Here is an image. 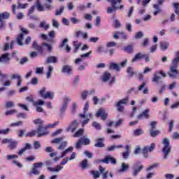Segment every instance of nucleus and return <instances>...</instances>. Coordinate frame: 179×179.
Listing matches in <instances>:
<instances>
[{
    "label": "nucleus",
    "mask_w": 179,
    "mask_h": 179,
    "mask_svg": "<svg viewBox=\"0 0 179 179\" xmlns=\"http://www.w3.org/2000/svg\"><path fill=\"white\" fill-rule=\"evenodd\" d=\"M64 139H65V136L56 138L52 140V143H56V144L60 143L61 142H62V141H64Z\"/></svg>",
    "instance_id": "obj_54"
},
{
    "label": "nucleus",
    "mask_w": 179,
    "mask_h": 179,
    "mask_svg": "<svg viewBox=\"0 0 179 179\" xmlns=\"http://www.w3.org/2000/svg\"><path fill=\"white\" fill-rule=\"evenodd\" d=\"M143 169V166L141 165L138 166L137 164H135L133 166V176L134 177H136V176H138V174H139V173H141V171H142V169Z\"/></svg>",
    "instance_id": "obj_20"
},
{
    "label": "nucleus",
    "mask_w": 179,
    "mask_h": 179,
    "mask_svg": "<svg viewBox=\"0 0 179 179\" xmlns=\"http://www.w3.org/2000/svg\"><path fill=\"white\" fill-rule=\"evenodd\" d=\"M155 148H156V145L155 143H151L150 145H147L143 149V155H146L148 153L152 152V150H155Z\"/></svg>",
    "instance_id": "obj_14"
},
{
    "label": "nucleus",
    "mask_w": 179,
    "mask_h": 179,
    "mask_svg": "<svg viewBox=\"0 0 179 179\" xmlns=\"http://www.w3.org/2000/svg\"><path fill=\"white\" fill-rule=\"evenodd\" d=\"M34 148L36 150L41 148V144H40L39 141H34Z\"/></svg>",
    "instance_id": "obj_63"
},
{
    "label": "nucleus",
    "mask_w": 179,
    "mask_h": 179,
    "mask_svg": "<svg viewBox=\"0 0 179 179\" xmlns=\"http://www.w3.org/2000/svg\"><path fill=\"white\" fill-rule=\"evenodd\" d=\"M100 162H102L106 164H108L110 162L112 163V164H115V163H117V160L115 159V158L111 156H106L105 159L101 160Z\"/></svg>",
    "instance_id": "obj_17"
},
{
    "label": "nucleus",
    "mask_w": 179,
    "mask_h": 179,
    "mask_svg": "<svg viewBox=\"0 0 179 179\" xmlns=\"http://www.w3.org/2000/svg\"><path fill=\"white\" fill-rule=\"evenodd\" d=\"M75 37L76 38H79V37H83L85 40L89 37V34L87 33H83L82 31H77L75 32Z\"/></svg>",
    "instance_id": "obj_25"
},
{
    "label": "nucleus",
    "mask_w": 179,
    "mask_h": 179,
    "mask_svg": "<svg viewBox=\"0 0 179 179\" xmlns=\"http://www.w3.org/2000/svg\"><path fill=\"white\" fill-rule=\"evenodd\" d=\"M150 136L152 138H156L157 135L160 134V131L159 130H150Z\"/></svg>",
    "instance_id": "obj_52"
},
{
    "label": "nucleus",
    "mask_w": 179,
    "mask_h": 179,
    "mask_svg": "<svg viewBox=\"0 0 179 179\" xmlns=\"http://www.w3.org/2000/svg\"><path fill=\"white\" fill-rule=\"evenodd\" d=\"M166 75L163 71H156L153 74L152 82L155 83H159V80H161L162 77L166 78Z\"/></svg>",
    "instance_id": "obj_9"
},
{
    "label": "nucleus",
    "mask_w": 179,
    "mask_h": 179,
    "mask_svg": "<svg viewBox=\"0 0 179 179\" xmlns=\"http://www.w3.org/2000/svg\"><path fill=\"white\" fill-rule=\"evenodd\" d=\"M16 113H17L16 109H12V110L6 111L5 115H13V114H16Z\"/></svg>",
    "instance_id": "obj_59"
},
{
    "label": "nucleus",
    "mask_w": 179,
    "mask_h": 179,
    "mask_svg": "<svg viewBox=\"0 0 179 179\" xmlns=\"http://www.w3.org/2000/svg\"><path fill=\"white\" fill-rule=\"evenodd\" d=\"M150 111V110L145 109L144 111L142 112L141 114L138 115V120H142L143 118L148 119L149 118V112Z\"/></svg>",
    "instance_id": "obj_29"
},
{
    "label": "nucleus",
    "mask_w": 179,
    "mask_h": 179,
    "mask_svg": "<svg viewBox=\"0 0 179 179\" xmlns=\"http://www.w3.org/2000/svg\"><path fill=\"white\" fill-rule=\"evenodd\" d=\"M80 141L82 142L83 145H90V139L87 137H82L80 138Z\"/></svg>",
    "instance_id": "obj_42"
},
{
    "label": "nucleus",
    "mask_w": 179,
    "mask_h": 179,
    "mask_svg": "<svg viewBox=\"0 0 179 179\" xmlns=\"http://www.w3.org/2000/svg\"><path fill=\"white\" fill-rule=\"evenodd\" d=\"M91 174L94 179L100 178V172L99 171H92Z\"/></svg>",
    "instance_id": "obj_49"
},
{
    "label": "nucleus",
    "mask_w": 179,
    "mask_h": 179,
    "mask_svg": "<svg viewBox=\"0 0 179 179\" xmlns=\"http://www.w3.org/2000/svg\"><path fill=\"white\" fill-rule=\"evenodd\" d=\"M149 45V39L148 38H145L141 43V47H148Z\"/></svg>",
    "instance_id": "obj_62"
},
{
    "label": "nucleus",
    "mask_w": 179,
    "mask_h": 179,
    "mask_svg": "<svg viewBox=\"0 0 179 179\" xmlns=\"http://www.w3.org/2000/svg\"><path fill=\"white\" fill-rule=\"evenodd\" d=\"M99 172L102 175L103 179L108 178V171H106V169L101 166H99Z\"/></svg>",
    "instance_id": "obj_34"
},
{
    "label": "nucleus",
    "mask_w": 179,
    "mask_h": 179,
    "mask_svg": "<svg viewBox=\"0 0 179 179\" xmlns=\"http://www.w3.org/2000/svg\"><path fill=\"white\" fill-rule=\"evenodd\" d=\"M71 102V99L68 96H64L63 98V103L62 104L60 111L61 113H65L66 108H68V104Z\"/></svg>",
    "instance_id": "obj_11"
},
{
    "label": "nucleus",
    "mask_w": 179,
    "mask_h": 179,
    "mask_svg": "<svg viewBox=\"0 0 179 179\" xmlns=\"http://www.w3.org/2000/svg\"><path fill=\"white\" fill-rule=\"evenodd\" d=\"M78 128V121L74 120L73 122H71L69 125V127L67 129V131H71V132H75L76 131V129Z\"/></svg>",
    "instance_id": "obj_27"
},
{
    "label": "nucleus",
    "mask_w": 179,
    "mask_h": 179,
    "mask_svg": "<svg viewBox=\"0 0 179 179\" xmlns=\"http://www.w3.org/2000/svg\"><path fill=\"white\" fill-rule=\"evenodd\" d=\"M45 62L46 64H57V62H58V57L55 56H49Z\"/></svg>",
    "instance_id": "obj_31"
},
{
    "label": "nucleus",
    "mask_w": 179,
    "mask_h": 179,
    "mask_svg": "<svg viewBox=\"0 0 179 179\" xmlns=\"http://www.w3.org/2000/svg\"><path fill=\"white\" fill-rule=\"evenodd\" d=\"M102 82L107 83L109 82L110 85H113V83H115V78L111 77V73L108 71H106L103 73L101 77Z\"/></svg>",
    "instance_id": "obj_8"
},
{
    "label": "nucleus",
    "mask_w": 179,
    "mask_h": 179,
    "mask_svg": "<svg viewBox=\"0 0 179 179\" xmlns=\"http://www.w3.org/2000/svg\"><path fill=\"white\" fill-rule=\"evenodd\" d=\"M62 72H64V73H67V75H70L71 72H72V67L69 65L64 66Z\"/></svg>",
    "instance_id": "obj_39"
},
{
    "label": "nucleus",
    "mask_w": 179,
    "mask_h": 179,
    "mask_svg": "<svg viewBox=\"0 0 179 179\" xmlns=\"http://www.w3.org/2000/svg\"><path fill=\"white\" fill-rule=\"evenodd\" d=\"M145 86L146 83L145 82H143L141 85L138 86V90L139 92H142V90L143 89V94H148V93H149V89H148V87H145Z\"/></svg>",
    "instance_id": "obj_33"
},
{
    "label": "nucleus",
    "mask_w": 179,
    "mask_h": 179,
    "mask_svg": "<svg viewBox=\"0 0 179 179\" xmlns=\"http://www.w3.org/2000/svg\"><path fill=\"white\" fill-rule=\"evenodd\" d=\"M36 9L38 12H44L45 10V8H44V6L41 5V3L39 1L36 2Z\"/></svg>",
    "instance_id": "obj_43"
},
{
    "label": "nucleus",
    "mask_w": 179,
    "mask_h": 179,
    "mask_svg": "<svg viewBox=\"0 0 179 179\" xmlns=\"http://www.w3.org/2000/svg\"><path fill=\"white\" fill-rule=\"evenodd\" d=\"M127 73H128V78H131L134 75H135V72H134V69L132 67H128L127 69Z\"/></svg>",
    "instance_id": "obj_45"
},
{
    "label": "nucleus",
    "mask_w": 179,
    "mask_h": 179,
    "mask_svg": "<svg viewBox=\"0 0 179 179\" xmlns=\"http://www.w3.org/2000/svg\"><path fill=\"white\" fill-rule=\"evenodd\" d=\"M131 145H126L125 146V152H122V156L123 159H127L129 157V155H131Z\"/></svg>",
    "instance_id": "obj_26"
},
{
    "label": "nucleus",
    "mask_w": 179,
    "mask_h": 179,
    "mask_svg": "<svg viewBox=\"0 0 179 179\" xmlns=\"http://www.w3.org/2000/svg\"><path fill=\"white\" fill-rule=\"evenodd\" d=\"M32 48L36 50V51H39V52H43V46L38 45L37 41H34L32 43Z\"/></svg>",
    "instance_id": "obj_38"
},
{
    "label": "nucleus",
    "mask_w": 179,
    "mask_h": 179,
    "mask_svg": "<svg viewBox=\"0 0 179 179\" xmlns=\"http://www.w3.org/2000/svg\"><path fill=\"white\" fill-rule=\"evenodd\" d=\"M42 47H46L48 52H52V45L50 43H43L42 44Z\"/></svg>",
    "instance_id": "obj_56"
},
{
    "label": "nucleus",
    "mask_w": 179,
    "mask_h": 179,
    "mask_svg": "<svg viewBox=\"0 0 179 179\" xmlns=\"http://www.w3.org/2000/svg\"><path fill=\"white\" fill-rule=\"evenodd\" d=\"M178 69H173L171 68L169 69V71H168V75L169 78H172L173 79H176L177 78V76L178 75Z\"/></svg>",
    "instance_id": "obj_16"
},
{
    "label": "nucleus",
    "mask_w": 179,
    "mask_h": 179,
    "mask_svg": "<svg viewBox=\"0 0 179 179\" xmlns=\"http://www.w3.org/2000/svg\"><path fill=\"white\" fill-rule=\"evenodd\" d=\"M40 27H41V29H44L45 30H48V29H50V24H47V22L45 21L41 22L40 23Z\"/></svg>",
    "instance_id": "obj_51"
},
{
    "label": "nucleus",
    "mask_w": 179,
    "mask_h": 179,
    "mask_svg": "<svg viewBox=\"0 0 179 179\" xmlns=\"http://www.w3.org/2000/svg\"><path fill=\"white\" fill-rule=\"evenodd\" d=\"M11 79H17V87H20L22 86V76L19 74H13L11 76Z\"/></svg>",
    "instance_id": "obj_24"
},
{
    "label": "nucleus",
    "mask_w": 179,
    "mask_h": 179,
    "mask_svg": "<svg viewBox=\"0 0 179 179\" xmlns=\"http://www.w3.org/2000/svg\"><path fill=\"white\" fill-rule=\"evenodd\" d=\"M5 108H13V107H15V102L13 101H6L4 105Z\"/></svg>",
    "instance_id": "obj_47"
},
{
    "label": "nucleus",
    "mask_w": 179,
    "mask_h": 179,
    "mask_svg": "<svg viewBox=\"0 0 179 179\" xmlns=\"http://www.w3.org/2000/svg\"><path fill=\"white\" fill-rule=\"evenodd\" d=\"M72 152H73V147L70 146L69 148L66 149L62 152L60 158L62 159V157H65V156H66L68 153H71Z\"/></svg>",
    "instance_id": "obj_37"
},
{
    "label": "nucleus",
    "mask_w": 179,
    "mask_h": 179,
    "mask_svg": "<svg viewBox=\"0 0 179 179\" xmlns=\"http://www.w3.org/2000/svg\"><path fill=\"white\" fill-rule=\"evenodd\" d=\"M128 101H129V96H126L117 102L116 107L119 113H124V106H127Z\"/></svg>",
    "instance_id": "obj_6"
},
{
    "label": "nucleus",
    "mask_w": 179,
    "mask_h": 179,
    "mask_svg": "<svg viewBox=\"0 0 179 179\" xmlns=\"http://www.w3.org/2000/svg\"><path fill=\"white\" fill-rule=\"evenodd\" d=\"M38 94L43 99H49L50 100H52L54 99L55 93L51 91L47 92V88L43 87L38 91Z\"/></svg>",
    "instance_id": "obj_4"
},
{
    "label": "nucleus",
    "mask_w": 179,
    "mask_h": 179,
    "mask_svg": "<svg viewBox=\"0 0 179 179\" xmlns=\"http://www.w3.org/2000/svg\"><path fill=\"white\" fill-rule=\"evenodd\" d=\"M68 141H63L60 143L59 146L57 147L58 150H64L65 149V147L67 146Z\"/></svg>",
    "instance_id": "obj_55"
},
{
    "label": "nucleus",
    "mask_w": 179,
    "mask_h": 179,
    "mask_svg": "<svg viewBox=\"0 0 179 179\" xmlns=\"http://www.w3.org/2000/svg\"><path fill=\"white\" fill-rule=\"evenodd\" d=\"M83 135V129H80L74 135V138H79V136H82Z\"/></svg>",
    "instance_id": "obj_60"
},
{
    "label": "nucleus",
    "mask_w": 179,
    "mask_h": 179,
    "mask_svg": "<svg viewBox=\"0 0 179 179\" xmlns=\"http://www.w3.org/2000/svg\"><path fill=\"white\" fill-rule=\"evenodd\" d=\"M108 114H107V113H106V110L103 108H100L97 113H96V117H101V120H103V121H106V120L107 119Z\"/></svg>",
    "instance_id": "obj_13"
},
{
    "label": "nucleus",
    "mask_w": 179,
    "mask_h": 179,
    "mask_svg": "<svg viewBox=\"0 0 179 179\" xmlns=\"http://www.w3.org/2000/svg\"><path fill=\"white\" fill-rule=\"evenodd\" d=\"M173 7L175 8V13L179 15V3H173Z\"/></svg>",
    "instance_id": "obj_64"
},
{
    "label": "nucleus",
    "mask_w": 179,
    "mask_h": 179,
    "mask_svg": "<svg viewBox=\"0 0 179 179\" xmlns=\"http://www.w3.org/2000/svg\"><path fill=\"white\" fill-rule=\"evenodd\" d=\"M17 141H15L13 140H11V142H10V144L8 145V148L11 149V150H13V149H16V146H17Z\"/></svg>",
    "instance_id": "obj_48"
},
{
    "label": "nucleus",
    "mask_w": 179,
    "mask_h": 179,
    "mask_svg": "<svg viewBox=\"0 0 179 179\" xmlns=\"http://www.w3.org/2000/svg\"><path fill=\"white\" fill-rule=\"evenodd\" d=\"M109 69L112 71H116L117 72H120V71H121V67H120V64L111 62L109 64Z\"/></svg>",
    "instance_id": "obj_23"
},
{
    "label": "nucleus",
    "mask_w": 179,
    "mask_h": 179,
    "mask_svg": "<svg viewBox=\"0 0 179 179\" xmlns=\"http://www.w3.org/2000/svg\"><path fill=\"white\" fill-rule=\"evenodd\" d=\"M162 143L164 145V148L162 149V152H164V159H169V156H170V152H171V146L170 145V140L169 138H164L162 140Z\"/></svg>",
    "instance_id": "obj_3"
},
{
    "label": "nucleus",
    "mask_w": 179,
    "mask_h": 179,
    "mask_svg": "<svg viewBox=\"0 0 179 179\" xmlns=\"http://www.w3.org/2000/svg\"><path fill=\"white\" fill-rule=\"evenodd\" d=\"M104 138H96V143L94 144L95 148H104Z\"/></svg>",
    "instance_id": "obj_35"
},
{
    "label": "nucleus",
    "mask_w": 179,
    "mask_h": 179,
    "mask_svg": "<svg viewBox=\"0 0 179 179\" xmlns=\"http://www.w3.org/2000/svg\"><path fill=\"white\" fill-rule=\"evenodd\" d=\"M90 166V165L89 164V160L87 159H83L80 164V167L83 170H86V169H89Z\"/></svg>",
    "instance_id": "obj_32"
},
{
    "label": "nucleus",
    "mask_w": 179,
    "mask_h": 179,
    "mask_svg": "<svg viewBox=\"0 0 179 179\" xmlns=\"http://www.w3.org/2000/svg\"><path fill=\"white\" fill-rule=\"evenodd\" d=\"M31 148H32L31 144L27 143L24 147L18 151L17 152L18 156H20V157L23 156V153H24V152H26L27 150H30Z\"/></svg>",
    "instance_id": "obj_18"
},
{
    "label": "nucleus",
    "mask_w": 179,
    "mask_h": 179,
    "mask_svg": "<svg viewBox=\"0 0 179 179\" xmlns=\"http://www.w3.org/2000/svg\"><path fill=\"white\" fill-rule=\"evenodd\" d=\"M141 135H143V130H142V129H137L134 131V136H139Z\"/></svg>",
    "instance_id": "obj_53"
},
{
    "label": "nucleus",
    "mask_w": 179,
    "mask_h": 179,
    "mask_svg": "<svg viewBox=\"0 0 179 179\" xmlns=\"http://www.w3.org/2000/svg\"><path fill=\"white\" fill-rule=\"evenodd\" d=\"M44 101L43 99H38V101L34 102V106L37 107L38 106H44Z\"/></svg>",
    "instance_id": "obj_61"
},
{
    "label": "nucleus",
    "mask_w": 179,
    "mask_h": 179,
    "mask_svg": "<svg viewBox=\"0 0 179 179\" xmlns=\"http://www.w3.org/2000/svg\"><path fill=\"white\" fill-rule=\"evenodd\" d=\"M169 47H170V43L166 41H162L159 43V48L162 51H166L169 50Z\"/></svg>",
    "instance_id": "obj_28"
},
{
    "label": "nucleus",
    "mask_w": 179,
    "mask_h": 179,
    "mask_svg": "<svg viewBox=\"0 0 179 179\" xmlns=\"http://www.w3.org/2000/svg\"><path fill=\"white\" fill-rule=\"evenodd\" d=\"M68 43V38H64L62 42V44L59 46V48H64L66 52H71V47H69V45H66Z\"/></svg>",
    "instance_id": "obj_19"
},
{
    "label": "nucleus",
    "mask_w": 179,
    "mask_h": 179,
    "mask_svg": "<svg viewBox=\"0 0 179 179\" xmlns=\"http://www.w3.org/2000/svg\"><path fill=\"white\" fill-rule=\"evenodd\" d=\"M120 36L123 40H127L128 38V35L125 34V32L121 31H116L113 36V38H115L116 40H118L120 38Z\"/></svg>",
    "instance_id": "obj_15"
},
{
    "label": "nucleus",
    "mask_w": 179,
    "mask_h": 179,
    "mask_svg": "<svg viewBox=\"0 0 179 179\" xmlns=\"http://www.w3.org/2000/svg\"><path fill=\"white\" fill-rule=\"evenodd\" d=\"M65 7L61 6L59 9H57L55 11V16H60L64 13Z\"/></svg>",
    "instance_id": "obj_50"
},
{
    "label": "nucleus",
    "mask_w": 179,
    "mask_h": 179,
    "mask_svg": "<svg viewBox=\"0 0 179 179\" xmlns=\"http://www.w3.org/2000/svg\"><path fill=\"white\" fill-rule=\"evenodd\" d=\"M62 169H64V166H62L61 165H57L55 166V168L48 167V170L49 171H51L52 173H59V171H61V170H62Z\"/></svg>",
    "instance_id": "obj_30"
},
{
    "label": "nucleus",
    "mask_w": 179,
    "mask_h": 179,
    "mask_svg": "<svg viewBox=\"0 0 179 179\" xmlns=\"http://www.w3.org/2000/svg\"><path fill=\"white\" fill-rule=\"evenodd\" d=\"M44 164L43 162H36L33 164V166L31 168V173H29V176H31V174H34V176H40V169Z\"/></svg>",
    "instance_id": "obj_7"
},
{
    "label": "nucleus",
    "mask_w": 179,
    "mask_h": 179,
    "mask_svg": "<svg viewBox=\"0 0 179 179\" xmlns=\"http://www.w3.org/2000/svg\"><path fill=\"white\" fill-rule=\"evenodd\" d=\"M21 31H22V34H20L18 36V37L17 38V43L18 45H23L22 40L24 37V34H29V30H27L23 27L21 28Z\"/></svg>",
    "instance_id": "obj_10"
},
{
    "label": "nucleus",
    "mask_w": 179,
    "mask_h": 179,
    "mask_svg": "<svg viewBox=\"0 0 179 179\" xmlns=\"http://www.w3.org/2000/svg\"><path fill=\"white\" fill-rule=\"evenodd\" d=\"M178 57H176L173 60H172V64L171 65L170 68L177 69L178 68L179 64V52H177Z\"/></svg>",
    "instance_id": "obj_21"
},
{
    "label": "nucleus",
    "mask_w": 179,
    "mask_h": 179,
    "mask_svg": "<svg viewBox=\"0 0 179 179\" xmlns=\"http://www.w3.org/2000/svg\"><path fill=\"white\" fill-rule=\"evenodd\" d=\"M87 96H89V91H83L80 94L81 100H83V101H86V100L87 99Z\"/></svg>",
    "instance_id": "obj_40"
},
{
    "label": "nucleus",
    "mask_w": 179,
    "mask_h": 179,
    "mask_svg": "<svg viewBox=\"0 0 179 179\" xmlns=\"http://www.w3.org/2000/svg\"><path fill=\"white\" fill-rule=\"evenodd\" d=\"M54 71V67L52 66H48V71L46 73L47 79H50L51 78V73Z\"/></svg>",
    "instance_id": "obj_44"
},
{
    "label": "nucleus",
    "mask_w": 179,
    "mask_h": 179,
    "mask_svg": "<svg viewBox=\"0 0 179 179\" xmlns=\"http://www.w3.org/2000/svg\"><path fill=\"white\" fill-rule=\"evenodd\" d=\"M92 127L95 128V129H96L97 131H100L101 129V124H100V123H98L97 122H93Z\"/></svg>",
    "instance_id": "obj_57"
},
{
    "label": "nucleus",
    "mask_w": 179,
    "mask_h": 179,
    "mask_svg": "<svg viewBox=\"0 0 179 179\" xmlns=\"http://www.w3.org/2000/svg\"><path fill=\"white\" fill-rule=\"evenodd\" d=\"M89 101H87L83 108V113L80 114V118H86V120L83 122V127L89 122L90 118L93 119V115H92V113H87V111H89Z\"/></svg>",
    "instance_id": "obj_2"
},
{
    "label": "nucleus",
    "mask_w": 179,
    "mask_h": 179,
    "mask_svg": "<svg viewBox=\"0 0 179 179\" xmlns=\"http://www.w3.org/2000/svg\"><path fill=\"white\" fill-rule=\"evenodd\" d=\"M140 59H144L145 62H149L150 57L148 54L138 52L135 55L134 57L131 59V62L134 64V62H138Z\"/></svg>",
    "instance_id": "obj_5"
},
{
    "label": "nucleus",
    "mask_w": 179,
    "mask_h": 179,
    "mask_svg": "<svg viewBox=\"0 0 179 179\" xmlns=\"http://www.w3.org/2000/svg\"><path fill=\"white\" fill-rule=\"evenodd\" d=\"M10 16V14L8 12L0 13V22L5 20L6 19H9Z\"/></svg>",
    "instance_id": "obj_41"
},
{
    "label": "nucleus",
    "mask_w": 179,
    "mask_h": 179,
    "mask_svg": "<svg viewBox=\"0 0 179 179\" xmlns=\"http://www.w3.org/2000/svg\"><path fill=\"white\" fill-rule=\"evenodd\" d=\"M37 134H38V138H41V136L48 135L47 127H43L41 124H39V127L37 129Z\"/></svg>",
    "instance_id": "obj_12"
},
{
    "label": "nucleus",
    "mask_w": 179,
    "mask_h": 179,
    "mask_svg": "<svg viewBox=\"0 0 179 179\" xmlns=\"http://www.w3.org/2000/svg\"><path fill=\"white\" fill-rule=\"evenodd\" d=\"M124 51L128 52L129 54H132V52H134V46L129 45L128 46L124 48Z\"/></svg>",
    "instance_id": "obj_46"
},
{
    "label": "nucleus",
    "mask_w": 179,
    "mask_h": 179,
    "mask_svg": "<svg viewBox=\"0 0 179 179\" xmlns=\"http://www.w3.org/2000/svg\"><path fill=\"white\" fill-rule=\"evenodd\" d=\"M128 169H129V164L123 162L121 164L119 173H125V171H128Z\"/></svg>",
    "instance_id": "obj_36"
},
{
    "label": "nucleus",
    "mask_w": 179,
    "mask_h": 179,
    "mask_svg": "<svg viewBox=\"0 0 179 179\" xmlns=\"http://www.w3.org/2000/svg\"><path fill=\"white\" fill-rule=\"evenodd\" d=\"M107 1L110 2L112 6L108 8L107 13L111 14L118 9H124V5L121 4L122 0H107Z\"/></svg>",
    "instance_id": "obj_1"
},
{
    "label": "nucleus",
    "mask_w": 179,
    "mask_h": 179,
    "mask_svg": "<svg viewBox=\"0 0 179 179\" xmlns=\"http://www.w3.org/2000/svg\"><path fill=\"white\" fill-rule=\"evenodd\" d=\"M10 58H9V53H5L0 57V62L2 64H9Z\"/></svg>",
    "instance_id": "obj_22"
},
{
    "label": "nucleus",
    "mask_w": 179,
    "mask_h": 179,
    "mask_svg": "<svg viewBox=\"0 0 179 179\" xmlns=\"http://www.w3.org/2000/svg\"><path fill=\"white\" fill-rule=\"evenodd\" d=\"M144 34H143V32L142 31H138V32H136L135 36H134V38L136 40H139L140 38H142L143 37Z\"/></svg>",
    "instance_id": "obj_58"
}]
</instances>
